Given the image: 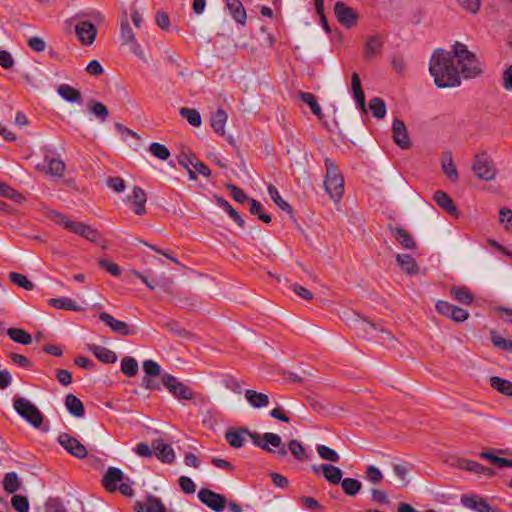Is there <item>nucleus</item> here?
<instances>
[{
  "label": "nucleus",
  "instance_id": "1",
  "mask_svg": "<svg viewBox=\"0 0 512 512\" xmlns=\"http://www.w3.org/2000/svg\"><path fill=\"white\" fill-rule=\"evenodd\" d=\"M429 71L438 88L459 86L460 73L465 78H472L480 73L475 54L460 42L454 44L452 51L436 50L430 59Z\"/></svg>",
  "mask_w": 512,
  "mask_h": 512
},
{
  "label": "nucleus",
  "instance_id": "2",
  "mask_svg": "<svg viewBox=\"0 0 512 512\" xmlns=\"http://www.w3.org/2000/svg\"><path fill=\"white\" fill-rule=\"evenodd\" d=\"M326 175L324 187L334 202H339L344 193V178L333 160L325 158Z\"/></svg>",
  "mask_w": 512,
  "mask_h": 512
},
{
  "label": "nucleus",
  "instance_id": "3",
  "mask_svg": "<svg viewBox=\"0 0 512 512\" xmlns=\"http://www.w3.org/2000/svg\"><path fill=\"white\" fill-rule=\"evenodd\" d=\"M247 437L252 440L255 446L269 453L276 454L278 457L284 458L288 454V450L278 434L267 432L260 436V434L251 432L248 429Z\"/></svg>",
  "mask_w": 512,
  "mask_h": 512
},
{
  "label": "nucleus",
  "instance_id": "4",
  "mask_svg": "<svg viewBox=\"0 0 512 512\" xmlns=\"http://www.w3.org/2000/svg\"><path fill=\"white\" fill-rule=\"evenodd\" d=\"M13 407L16 412L32 426L36 428L41 426L43 415L31 401L23 397H15Z\"/></svg>",
  "mask_w": 512,
  "mask_h": 512
},
{
  "label": "nucleus",
  "instance_id": "5",
  "mask_svg": "<svg viewBox=\"0 0 512 512\" xmlns=\"http://www.w3.org/2000/svg\"><path fill=\"white\" fill-rule=\"evenodd\" d=\"M161 383L175 398L179 400L194 399V391L169 373L162 375Z\"/></svg>",
  "mask_w": 512,
  "mask_h": 512
},
{
  "label": "nucleus",
  "instance_id": "6",
  "mask_svg": "<svg viewBox=\"0 0 512 512\" xmlns=\"http://www.w3.org/2000/svg\"><path fill=\"white\" fill-rule=\"evenodd\" d=\"M354 328L358 335L362 337H375L378 334H381V338L383 340L393 338L391 333L385 330L378 323L371 322L360 315H356V318L354 319Z\"/></svg>",
  "mask_w": 512,
  "mask_h": 512
},
{
  "label": "nucleus",
  "instance_id": "7",
  "mask_svg": "<svg viewBox=\"0 0 512 512\" xmlns=\"http://www.w3.org/2000/svg\"><path fill=\"white\" fill-rule=\"evenodd\" d=\"M120 30V38L122 41V45H129L130 51L135 56H137L140 59H144L143 49L136 40L135 34L129 24V20L126 13H124V15L121 18Z\"/></svg>",
  "mask_w": 512,
  "mask_h": 512
},
{
  "label": "nucleus",
  "instance_id": "8",
  "mask_svg": "<svg viewBox=\"0 0 512 512\" xmlns=\"http://www.w3.org/2000/svg\"><path fill=\"white\" fill-rule=\"evenodd\" d=\"M472 170L479 179L491 181L495 178L493 161L486 152L475 155Z\"/></svg>",
  "mask_w": 512,
  "mask_h": 512
},
{
  "label": "nucleus",
  "instance_id": "9",
  "mask_svg": "<svg viewBox=\"0 0 512 512\" xmlns=\"http://www.w3.org/2000/svg\"><path fill=\"white\" fill-rule=\"evenodd\" d=\"M334 14L337 21L348 29L355 26L359 19L357 12L342 1L335 3Z\"/></svg>",
  "mask_w": 512,
  "mask_h": 512
},
{
  "label": "nucleus",
  "instance_id": "10",
  "mask_svg": "<svg viewBox=\"0 0 512 512\" xmlns=\"http://www.w3.org/2000/svg\"><path fill=\"white\" fill-rule=\"evenodd\" d=\"M198 498L203 504L215 512H222L227 504V499L224 495L207 488L199 490Z\"/></svg>",
  "mask_w": 512,
  "mask_h": 512
},
{
  "label": "nucleus",
  "instance_id": "11",
  "mask_svg": "<svg viewBox=\"0 0 512 512\" xmlns=\"http://www.w3.org/2000/svg\"><path fill=\"white\" fill-rule=\"evenodd\" d=\"M58 442L69 454L76 458L84 459L88 455L86 447L68 433L60 434Z\"/></svg>",
  "mask_w": 512,
  "mask_h": 512
},
{
  "label": "nucleus",
  "instance_id": "12",
  "mask_svg": "<svg viewBox=\"0 0 512 512\" xmlns=\"http://www.w3.org/2000/svg\"><path fill=\"white\" fill-rule=\"evenodd\" d=\"M99 320L120 336H130L137 333L135 327H130L126 322L115 319L107 312H101L99 314Z\"/></svg>",
  "mask_w": 512,
  "mask_h": 512
},
{
  "label": "nucleus",
  "instance_id": "13",
  "mask_svg": "<svg viewBox=\"0 0 512 512\" xmlns=\"http://www.w3.org/2000/svg\"><path fill=\"white\" fill-rule=\"evenodd\" d=\"M462 505L476 512H499V509L490 505L487 499L475 494H463L460 499Z\"/></svg>",
  "mask_w": 512,
  "mask_h": 512
},
{
  "label": "nucleus",
  "instance_id": "14",
  "mask_svg": "<svg viewBox=\"0 0 512 512\" xmlns=\"http://www.w3.org/2000/svg\"><path fill=\"white\" fill-rule=\"evenodd\" d=\"M436 310L438 313L453 319L455 322L465 321L469 313L467 310L454 306L447 301L439 300L436 303Z\"/></svg>",
  "mask_w": 512,
  "mask_h": 512
},
{
  "label": "nucleus",
  "instance_id": "15",
  "mask_svg": "<svg viewBox=\"0 0 512 512\" xmlns=\"http://www.w3.org/2000/svg\"><path fill=\"white\" fill-rule=\"evenodd\" d=\"M75 33L83 45L90 46L97 36V28L89 21H79L75 25Z\"/></svg>",
  "mask_w": 512,
  "mask_h": 512
},
{
  "label": "nucleus",
  "instance_id": "16",
  "mask_svg": "<svg viewBox=\"0 0 512 512\" xmlns=\"http://www.w3.org/2000/svg\"><path fill=\"white\" fill-rule=\"evenodd\" d=\"M392 137L394 142L401 149H408L411 147V141L408 136L405 123L398 118L394 119L392 124Z\"/></svg>",
  "mask_w": 512,
  "mask_h": 512
},
{
  "label": "nucleus",
  "instance_id": "17",
  "mask_svg": "<svg viewBox=\"0 0 512 512\" xmlns=\"http://www.w3.org/2000/svg\"><path fill=\"white\" fill-rule=\"evenodd\" d=\"M152 449L155 456L163 463L171 464L174 462L175 453L173 448L166 444L162 439H156L152 442Z\"/></svg>",
  "mask_w": 512,
  "mask_h": 512
},
{
  "label": "nucleus",
  "instance_id": "18",
  "mask_svg": "<svg viewBox=\"0 0 512 512\" xmlns=\"http://www.w3.org/2000/svg\"><path fill=\"white\" fill-rule=\"evenodd\" d=\"M124 474L121 469L109 467L102 478V486L106 491L113 493L117 490V483L122 482Z\"/></svg>",
  "mask_w": 512,
  "mask_h": 512
},
{
  "label": "nucleus",
  "instance_id": "19",
  "mask_svg": "<svg viewBox=\"0 0 512 512\" xmlns=\"http://www.w3.org/2000/svg\"><path fill=\"white\" fill-rule=\"evenodd\" d=\"M135 512H167L165 505L161 499L154 495L147 496V503L136 502L134 505Z\"/></svg>",
  "mask_w": 512,
  "mask_h": 512
},
{
  "label": "nucleus",
  "instance_id": "20",
  "mask_svg": "<svg viewBox=\"0 0 512 512\" xmlns=\"http://www.w3.org/2000/svg\"><path fill=\"white\" fill-rule=\"evenodd\" d=\"M389 230L395 240L407 250H413L416 248V242L412 235L404 228L389 226Z\"/></svg>",
  "mask_w": 512,
  "mask_h": 512
},
{
  "label": "nucleus",
  "instance_id": "21",
  "mask_svg": "<svg viewBox=\"0 0 512 512\" xmlns=\"http://www.w3.org/2000/svg\"><path fill=\"white\" fill-rule=\"evenodd\" d=\"M383 39L380 35H373L366 41L364 48V57L367 60H372L379 56L382 52Z\"/></svg>",
  "mask_w": 512,
  "mask_h": 512
},
{
  "label": "nucleus",
  "instance_id": "22",
  "mask_svg": "<svg viewBox=\"0 0 512 512\" xmlns=\"http://www.w3.org/2000/svg\"><path fill=\"white\" fill-rule=\"evenodd\" d=\"M433 200L439 207L445 210L448 214L458 217V210L452 198L444 191L438 190L433 195Z\"/></svg>",
  "mask_w": 512,
  "mask_h": 512
},
{
  "label": "nucleus",
  "instance_id": "23",
  "mask_svg": "<svg viewBox=\"0 0 512 512\" xmlns=\"http://www.w3.org/2000/svg\"><path fill=\"white\" fill-rule=\"evenodd\" d=\"M496 453L504 454V450L501 449H489L487 451H482L479 453V456L483 459L490 461V463L499 468L512 467V460L507 458H502L496 455Z\"/></svg>",
  "mask_w": 512,
  "mask_h": 512
},
{
  "label": "nucleus",
  "instance_id": "24",
  "mask_svg": "<svg viewBox=\"0 0 512 512\" xmlns=\"http://www.w3.org/2000/svg\"><path fill=\"white\" fill-rule=\"evenodd\" d=\"M248 434V428L228 429L225 433V439L233 448H240L244 445Z\"/></svg>",
  "mask_w": 512,
  "mask_h": 512
},
{
  "label": "nucleus",
  "instance_id": "25",
  "mask_svg": "<svg viewBox=\"0 0 512 512\" xmlns=\"http://www.w3.org/2000/svg\"><path fill=\"white\" fill-rule=\"evenodd\" d=\"M133 205V211L136 215H143L146 213V193L141 187H134L132 196L129 198Z\"/></svg>",
  "mask_w": 512,
  "mask_h": 512
},
{
  "label": "nucleus",
  "instance_id": "26",
  "mask_svg": "<svg viewBox=\"0 0 512 512\" xmlns=\"http://www.w3.org/2000/svg\"><path fill=\"white\" fill-rule=\"evenodd\" d=\"M90 352L103 363H115L117 361V355L112 350L95 344L88 345Z\"/></svg>",
  "mask_w": 512,
  "mask_h": 512
},
{
  "label": "nucleus",
  "instance_id": "27",
  "mask_svg": "<svg viewBox=\"0 0 512 512\" xmlns=\"http://www.w3.org/2000/svg\"><path fill=\"white\" fill-rule=\"evenodd\" d=\"M57 92L68 102L81 104L83 101L81 92L68 84H61Z\"/></svg>",
  "mask_w": 512,
  "mask_h": 512
},
{
  "label": "nucleus",
  "instance_id": "28",
  "mask_svg": "<svg viewBox=\"0 0 512 512\" xmlns=\"http://www.w3.org/2000/svg\"><path fill=\"white\" fill-rule=\"evenodd\" d=\"M228 115L227 113L222 109H217L214 113L211 115L210 123L213 128V130L219 134L220 136L225 135V124L227 122Z\"/></svg>",
  "mask_w": 512,
  "mask_h": 512
},
{
  "label": "nucleus",
  "instance_id": "29",
  "mask_svg": "<svg viewBox=\"0 0 512 512\" xmlns=\"http://www.w3.org/2000/svg\"><path fill=\"white\" fill-rule=\"evenodd\" d=\"M226 7L237 23L242 25L245 24L247 15L240 0H226Z\"/></svg>",
  "mask_w": 512,
  "mask_h": 512
},
{
  "label": "nucleus",
  "instance_id": "30",
  "mask_svg": "<svg viewBox=\"0 0 512 512\" xmlns=\"http://www.w3.org/2000/svg\"><path fill=\"white\" fill-rule=\"evenodd\" d=\"M245 398L253 408H263L269 404V397L267 394L260 393L252 389H247L245 391Z\"/></svg>",
  "mask_w": 512,
  "mask_h": 512
},
{
  "label": "nucleus",
  "instance_id": "31",
  "mask_svg": "<svg viewBox=\"0 0 512 512\" xmlns=\"http://www.w3.org/2000/svg\"><path fill=\"white\" fill-rule=\"evenodd\" d=\"M396 262L400 268L407 274L414 275L419 271V266L415 259L409 254H398L396 256Z\"/></svg>",
  "mask_w": 512,
  "mask_h": 512
},
{
  "label": "nucleus",
  "instance_id": "32",
  "mask_svg": "<svg viewBox=\"0 0 512 512\" xmlns=\"http://www.w3.org/2000/svg\"><path fill=\"white\" fill-rule=\"evenodd\" d=\"M442 169L444 174L453 182L458 180V172L454 164L452 154L444 152L442 156Z\"/></svg>",
  "mask_w": 512,
  "mask_h": 512
},
{
  "label": "nucleus",
  "instance_id": "33",
  "mask_svg": "<svg viewBox=\"0 0 512 512\" xmlns=\"http://www.w3.org/2000/svg\"><path fill=\"white\" fill-rule=\"evenodd\" d=\"M65 405L69 413L80 418L84 415V405L81 400L73 394H68L65 399Z\"/></svg>",
  "mask_w": 512,
  "mask_h": 512
},
{
  "label": "nucleus",
  "instance_id": "34",
  "mask_svg": "<svg viewBox=\"0 0 512 512\" xmlns=\"http://www.w3.org/2000/svg\"><path fill=\"white\" fill-rule=\"evenodd\" d=\"M461 468L470 472H474L476 474H483L489 477L495 475V471L492 468L486 467L472 460H463L461 463Z\"/></svg>",
  "mask_w": 512,
  "mask_h": 512
},
{
  "label": "nucleus",
  "instance_id": "35",
  "mask_svg": "<svg viewBox=\"0 0 512 512\" xmlns=\"http://www.w3.org/2000/svg\"><path fill=\"white\" fill-rule=\"evenodd\" d=\"M490 385L493 389H495L496 391L500 392L501 394L505 395V396H512V382L507 380V379H504V378H501V377H498V376H493L490 378Z\"/></svg>",
  "mask_w": 512,
  "mask_h": 512
},
{
  "label": "nucleus",
  "instance_id": "36",
  "mask_svg": "<svg viewBox=\"0 0 512 512\" xmlns=\"http://www.w3.org/2000/svg\"><path fill=\"white\" fill-rule=\"evenodd\" d=\"M322 473L325 479L332 484H339L343 475L341 469L332 464H324Z\"/></svg>",
  "mask_w": 512,
  "mask_h": 512
},
{
  "label": "nucleus",
  "instance_id": "37",
  "mask_svg": "<svg viewBox=\"0 0 512 512\" xmlns=\"http://www.w3.org/2000/svg\"><path fill=\"white\" fill-rule=\"evenodd\" d=\"M48 304L56 309L69 310V311H80L81 307L77 305L70 298H52L49 299Z\"/></svg>",
  "mask_w": 512,
  "mask_h": 512
},
{
  "label": "nucleus",
  "instance_id": "38",
  "mask_svg": "<svg viewBox=\"0 0 512 512\" xmlns=\"http://www.w3.org/2000/svg\"><path fill=\"white\" fill-rule=\"evenodd\" d=\"M7 335L11 340L22 345H29L32 342L31 335L21 328H9Z\"/></svg>",
  "mask_w": 512,
  "mask_h": 512
},
{
  "label": "nucleus",
  "instance_id": "39",
  "mask_svg": "<svg viewBox=\"0 0 512 512\" xmlns=\"http://www.w3.org/2000/svg\"><path fill=\"white\" fill-rule=\"evenodd\" d=\"M267 190H268V193H269V195H270L271 199L273 200V202H274V203H275V204H276L280 209H282L283 211H286V212H288V213H290V214H292V213H293V208H292V206H291L288 202H286L285 200H283V199H282V197H281V196H280V194H279L278 189H277L274 185L270 184V185L268 186Z\"/></svg>",
  "mask_w": 512,
  "mask_h": 512
},
{
  "label": "nucleus",
  "instance_id": "40",
  "mask_svg": "<svg viewBox=\"0 0 512 512\" xmlns=\"http://www.w3.org/2000/svg\"><path fill=\"white\" fill-rule=\"evenodd\" d=\"M89 111L100 121L105 122L109 116L108 108L99 101H91L88 104Z\"/></svg>",
  "mask_w": 512,
  "mask_h": 512
},
{
  "label": "nucleus",
  "instance_id": "41",
  "mask_svg": "<svg viewBox=\"0 0 512 512\" xmlns=\"http://www.w3.org/2000/svg\"><path fill=\"white\" fill-rule=\"evenodd\" d=\"M121 371L123 374H125L127 377H134L137 375L139 371V366L133 357L125 356L121 360Z\"/></svg>",
  "mask_w": 512,
  "mask_h": 512
},
{
  "label": "nucleus",
  "instance_id": "42",
  "mask_svg": "<svg viewBox=\"0 0 512 512\" xmlns=\"http://www.w3.org/2000/svg\"><path fill=\"white\" fill-rule=\"evenodd\" d=\"M343 492L348 496H355L362 488L360 481L354 478H344L340 481Z\"/></svg>",
  "mask_w": 512,
  "mask_h": 512
},
{
  "label": "nucleus",
  "instance_id": "43",
  "mask_svg": "<svg viewBox=\"0 0 512 512\" xmlns=\"http://www.w3.org/2000/svg\"><path fill=\"white\" fill-rule=\"evenodd\" d=\"M451 295L460 303L469 305L473 302L474 296L466 287H453Z\"/></svg>",
  "mask_w": 512,
  "mask_h": 512
},
{
  "label": "nucleus",
  "instance_id": "44",
  "mask_svg": "<svg viewBox=\"0 0 512 512\" xmlns=\"http://www.w3.org/2000/svg\"><path fill=\"white\" fill-rule=\"evenodd\" d=\"M46 160L48 163L47 173L51 176L62 177L66 169L65 163L60 158H50Z\"/></svg>",
  "mask_w": 512,
  "mask_h": 512
},
{
  "label": "nucleus",
  "instance_id": "45",
  "mask_svg": "<svg viewBox=\"0 0 512 512\" xmlns=\"http://www.w3.org/2000/svg\"><path fill=\"white\" fill-rule=\"evenodd\" d=\"M2 484L3 489L10 494L15 493L20 488V482L15 472L7 473L4 476Z\"/></svg>",
  "mask_w": 512,
  "mask_h": 512
},
{
  "label": "nucleus",
  "instance_id": "46",
  "mask_svg": "<svg viewBox=\"0 0 512 512\" xmlns=\"http://www.w3.org/2000/svg\"><path fill=\"white\" fill-rule=\"evenodd\" d=\"M369 108L372 111V114L377 119L384 118L386 114V104L384 100L380 97H374L369 102Z\"/></svg>",
  "mask_w": 512,
  "mask_h": 512
},
{
  "label": "nucleus",
  "instance_id": "47",
  "mask_svg": "<svg viewBox=\"0 0 512 512\" xmlns=\"http://www.w3.org/2000/svg\"><path fill=\"white\" fill-rule=\"evenodd\" d=\"M250 213L253 215H256L259 220H261L264 223H270L271 222V216L264 212L263 205L257 201L256 199H250Z\"/></svg>",
  "mask_w": 512,
  "mask_h": 512
},
{
  "label": "nucleus",
  "instance_id": "48",
  "mask_svg": "<svg viewBox=\"0 0 512 512\" xmlns=\"http://www.w3.org/2000/svg\"><path fill=\"white\" fill-rule=\"evenodd\" d=\"M180 115L194 127H199L201 125V116L196 109L182 107L180 109Z\"/></svg>",
  "mask_w": 512,
  "mask_h": 512
},
{
  "label": "nucleus",
  "instance_id": "49",
  "mask_svg": "<svg viewBox=\"0 0 512 512\" xmlns=\"http://www.w3.org/2000/svg\"><path fill=\"white\" fill-rule=\"evenodd\" d=\"M9 279L10 281L19 286V287H22L23 289L25 290H33L34 288V283L31 282L25 275L23 274H20V273H17V272H11L9 274Z\"/></svg>",
  "mask_w": 512,
  "mask_h": 512
},
{
  "label": "nucleus",
  "instance_id": "50",
  "mask_svg": "<svg viewBox=\"0 0 512 512\" xmlns=\"http://www.w3.org/2000/svg\"><path fill=\"white\" fill-rule=\"evenodd\" d=\"M288 450L298 460L303 461L307 459L304 446L296 439H293L288 443Z\"/></svg>",
  "mask_w": 512,
  "mask_h": 512
},
{
  "label": "nucleus",
  "instance_id": "51",
  "mask_svg": "<svg viewBox=\"0 0 512 512\" xmlns=\"http://www.w3.org/2000/svg\"><path fill=\"white\" fill-rule=\"evenodd\" d=\"M317 453L322 459L330 462H338L340 459L339 454L334 449H331L325 445H318Z\"/></svg>",
  "mask_w": 512,
  "mask_h": 512
},
{
  "label": "nucleus",
  "instance_id": "52",
  "mask_svg": "<svg viewBox=\"0 0 512 512\" xmlns=\"http://www.w3.org/2000/svg\"><path fill=\"white\" fill-rule=\"evenodd\" d=\"M491 341L493 345L499 349L505 351H512V341L503 338L502 336L496 334V332H491Z\"/></svg>",
  "mask_w": 512,
  "mask_h": 512
},
{
  "label": "nucleus",
  "instance_id": "53",
  "mask_svg": "<svg viewBox=\"0 0 512 512\" xmlns=\"http://www.w3.org/2000/svg\"><path fill=\"white\" fill-rule=\"evenodd\" d=\"M149 151L157 158L161 160H167L170 156V152L167 147L160 143H152L149 147Z\"/></svg>",
  "mask_w": 512,
  "mask_h": 512
},
{
  "label": "nucleus",
  "instance_id": "54",
  "mask_svg": "<svg viewBox=\"0 0 512 512\" xmlns=\"http://www.w3.org/2000/svg\"><path fill=\"white\" fill-rule=\"evenodd\" d=\"M11 504L18 512H28L29 510V502L25 496L14 495L11 499Z\"/></svg>",
  "mask_w": 512,
  "mask_h": 512
},
{
  "label": "nucleus",
  "instance_id": "55",
  "mask_svg": "<svg viewBox=\"0 0 512 512\" xmlns=\"http://www.w3.org/2000/svg\"><path fill=\"white\" fill-rule=\"evenodd\" d=\"M315 1V10H316V13L319 15L320 17V22H321V25L323 27V29L328 33L330 34L331 33V28L328 24V21H327V18L324 14V0H314Z\"/></svg>",
  "mask_w": 512,
  "mask_h": 512
},
{
  "label": "nucleus",
  "instance_id": "56",
  "mask_svg": "<svg viewBox=\"0 0 512 512\" xmlns=\"http://www.w3.org/2000/svg\"><path fill=\"white\" fill-rule=\"evenodd\" d=\"M227 188L229 189L232 198L239 203H244L246 201L249 202L251 199L241 188L234 184H228Z\"/></svg>",
  "mask_w": 512,
  "mask_h": 512
},
{
  "label": "nucleus",
  "instance_id": "57",
  "mask_svg": "<svg viewBox=\"0 0 512 512\" xmlns=\"http://www.w3.org/2000/svg\"><path fill=\"white\" fill-rule=\"evenodd\" d=\"M143 370L145 372V376L155 377L160 375L161 367L153 360H146L143 363Z\"/></svg>",
  "mask_w": 512,
  "mask_h": 512
},
{
  "label": "nucleus",
  "instance_id": "58",
  "mask_svg": "<svg viewBox=\"0 0 512 512\" xmlns=\"http://www.w3.org/2000/svg\"><path fill=\"white\" fill-rule=\"evenodd\" d=\"M99 266L115 277L121 275V268L116 263H113L107 259H100Z\"/></svg>",
  "mask_w": 512,
  "mask_h": 512
},
{
  "label": "nucleus",
  "instance_id": "59",
  "mask_svg": "<svg viewBox=\"0 0 512 512\" xmlns=\"http://www.w3.org/2000/svg\"><path fill=\"white\" fill-rule=\"evenodd\" d=\"M482 0H457L458 4L466 11L476 14L481 6Z\"/></svg>",
  "mask_w": 512,
  "mask_h": 512
},
{
  "label": "nucleus",
  "instance_id": "60",
  "mask_svg": "<svg viewBox=\"0 0 512 512\" xmlns=\"http://www.w3.org/2000/svg\"><path fill=\"white\" fill-rule=\"evenodd\" d=\"M391 65L400 75H403L406 71V62L402 55L394 54L391 59Z\"/></svg>",
  "mask_w": 512,
  "mask_h": 512
},
{
  "label": "nucleus",
  "instance_id": "61",
  "mask_svg": "<svg viewBox=\"0 0 512 512\" xmlns=\"http://www.w3.org/2000/svg\"><path fill=\"white\" fill-rule=\"evenodd\" d=\"M179 486L186 494H193L196 491L195 483L187 476H181L178 480Z\"/></svg>",
  "mask_w": 512,
  "mask_h": 512
},
{
  "label": "nucleus",
  "instance_id": "62",
  "mask_svg": "<svg viewBox=\"0 0 512 512\" xmlns=\"http://www.w3.org/2000/svg\"><path fill=\"white\" fill-rule=\"evenodd\" d=\"M106 184L109 188L114 190L117 193L123 192L125 190V182L120 177H109L106 180Z\"/></svg>",
  "mask_w": 512,
  "mask_h": 512
},
{
  "label": "nucleus",
  "instance_id": "63",
  "mask_svg": "<svg viewBox=\"0 0 512 512\" xmlns=\"http://www.w3.org/2000/svg\"><path fill=\"white\" fill-rule=\"evenodd\" d=\"M156 24L164 31L169 30L170 28V18L169 15L164 11H157L155 16Z\"/></svg>",
  "mask_w": 512,
  "mask_h": 512
},
{
  "label": "nucleus",
  "instance_id": "64",
  "mask_svg": "<svg viewBox=\"0 0 512 512\" xmlns=\"http://www.w3.org/2000/svg\"><path fill=\"white\" fill-rule=\"evenodd\" d=\"M499 214L500 222L505 224V229L512 232V210L502 208Z\"/></svg>",
  "mask_w": 512,
  "mask_h": 512
}]
</instances>
